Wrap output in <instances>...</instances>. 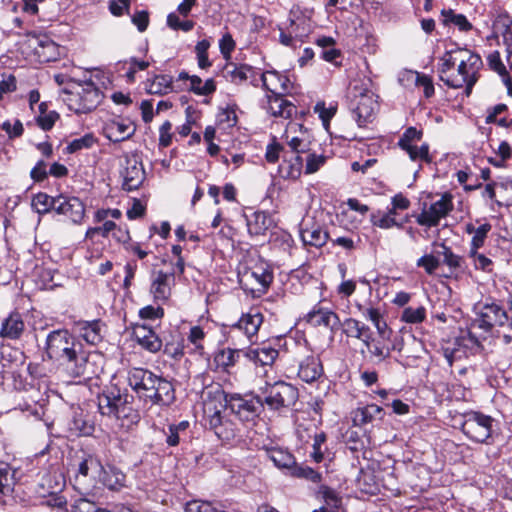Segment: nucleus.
<instances>
[{
  "mask_svg": "<svg viewBox=\"0 0 512 512\" xmlns=\"http://www.w3.org/2000/svg\"><path fill=\"white\" fill-rule=\"evenodd\" d=\"M267 111L274 117L290 118L296 112V107L285 99L281 93L267 95Z\"/></svg>",
  "mask_w": 512,
  "mask_h": 512,
  "instance_id": "nucleus-19",
  "label": "nucleus"
},
{
  "mask_svg": "<svg viewBox=\"0 0 512 512\" xmlns=\"http://www.w3.org/2000/svg\"><path fill=\"white\" fill-rule=\"evenodd\" d=\"M370 221L374 226H377L382 229H389L394 226H397L398 228L403 227L402 222L399 223L396 221L395 217H390L389 215H386V214H383L381 217H378L375 214H372Z\"/></svg>",
  "mask_w": 512,
  "mask_h": 512,
  "instance_id": "nucleus-55",
  "label": "nucleus"
},
{
  "mask_svg": "<svg viewBox=\"0 0 512 512\" xmlns=\"http://www.w3.org/2000/svg\"><path fill=\"white\" fill-rule=\"evenodd\" d=\"M441 16L443 17L442 22L444 25L454 24L462 32H468L473 27L465 15L456 14L452 9H443Z\"/></svg>",
  "mask_w": 512,
  "mask_h": 512,
  "instance_id": "nucleus-37",
  "label": "nucleus"
},
{
  "mask_svg": "<svg viewBox=\"0 0 512 512\" xmlns=\"http://www.w3.org/2000/svg\"><path fill=\"white\" fill-rule=\"evenodd\" d=\"M116 228V223L113 221H105L102 226L90 227L86 231V238L93 239L95 235H102L107 237L108 234Z\"/></svg>",
  "mask_w": 512,
  "mask_h": 512,
  "instance_id": "nucleus-62",
  "label": "nucleus"
},
{
  "mask_svg": "<svg viewBox=\"0 0 512 512\" xmlns=\"http://www.w3.org/2000/svg\"><path fill=\"white\" fill-rule=\"evenodd\" d=\"M243 279H253L260 286L257 290L265 293L273 282L274 275L269 267L263 265L255 266L253 268L246 269L242 275L240 282Z\"/></svg>",
  "mask_w": 512,
  "mask_h": 512,
  "instance_id": "nucleus-25",
  "label": "nucleus"
},
{
  "mask_svg": "<svg viewBox=\"0 0 512 512\" xmlns=\"http://www.w3.org/2000/svg\"><path fill=\"white\" fill-rule=\"evenodd\" d=\"M425 317L426 309L423 306L416 308L406 307L401 314V320L411 324L421 323Z\"/></svg>",
  "mask_w": 512,
  "mask_h": 512,
  "instance_id": "nucleus-47",
  "label": "nucleus"
},
{
  "mask_svg": "<svg viewBox=\"0 0 512 512\" xmlns=\"http://www.w3.org/2000/svg\"><path fill=\"white\" fill-rule=\"evenodd\" d=\"M373 418H352V425L343 434L344 441L348 448L353 452L363 449L364 443L362 438L365 436V430L362 425L371 422Z\"/></svg>",
  "mask_w": 512,
  "mask_h": 512,
  "instance_id": "nucleus-17",
  "label": "nucleus"
},
{
  "mask_svg": "<svg viewBox=\"0 0 512 512\" xmlns=\"http://www.w3.org/2000/svg\"><path fill=\"white\" fill-rule=\"evenodd\" d=\"M126 476L119 470L113 468L109 472H105L103 476V484L109 490L119 491L125 486Z\"/></svg>",
  "mask_w": 512,
  "mask_h": 512,
  "instance_id": "nucleus-43",
  "label": "nucleus"
},
{
  "mask_svg": "<svg viewBox=\"0 0 512 512\" xmlns=\"http://www.w3.org/2000/svg\"><path fill=\"white\" fill-rule=\"evenodd\" d=\"M236 43L230 33H225L219 40V49L223 58L229 60L231 53L235 49Z\"/></svg>",
  "mask_w": 512,
  "mask_h": 512,
  "instance_id": "nucleus-58",
  "label": "nucleus"
},
{
  "mask_svg": "<svg viewBox=\"0 0 512 512\" xmlns=\"http://www.w3.org/2000/svg\"><path fill=\"white\" fill-rule=\"evenodd\" d=\"M175 399V391L171 382L159 377L149 401L159 406H169Z\"/></svg>",
  "mask_w": 512,
  "mask_h": 512,
  "instance_id": "nucleus-24",
  "label": "nucleus"
},
{
  "mask_svg": "<svg viewBox=\"0 0 512 512\" xmlns=\"http://www.w3.org/2000/svg\"><path fill=\"white\" fill-rule=\"evenodd\" d=\"M358 311L362 314V316L366 319L372 322L374 325L375 323L379 322V320L383 317L380 310L376 307L369 306L365 307L362 304L356 305Z\"/></svg>",
  "mask_w": 512,
  "mask_h": 512,
  "instance_id": "nucleus-64",
  "label": "nucleus"
},
{
  "mask_svg": "<svg viewBox=\"0 0 512 512\" xmlns=\"http://www.w3.org/2000/svg\"><path fill=\"white\" fill-rule=\"evenodd\" d=\"M303 159L300 155L288 156L284 152L283 160L278 167V174L284 180H297L302 173Z\"/></svg>",
  "mask_w": 512,
  "mask_h": 512,
  "instance_id": "nucleus-22",
  "label": "nucleus"
},
{
  "mask_svg": "<svg viewBox=\"0 0 512 512\" xmlns=\"http://www.w3.org/2000/svg\"><path fill=\"white\" fill-rule=\"evenodd\" d=\"M29 47L40 63H48L58 59L59 46L46 34H28Z\"/></svg>",
  "mask_w": 512,
  "mask_h": 512,
  "instance_id": "nucleus-9",
  "label": "nucleus"
},
{
  "mask_svg": "<svg viewBox=\"0 0 512 512\" xmlns=\"http://www.w3.org/2000/svg\"><path fill=\"white\" fill-rule=\"evenodd\" d=\"M473 311L475 317L468 327L467 336L471 345L479 348L495 328L508 322V312L496 301L479 302L474 305Z\"/></svg>",
  "mask_w": 512,
  "mask_h": 512,
  "instance_id": "nucleus-3",
  "label": "nucleus"
},
{
  "mask_svg": "<svg viewBox=\"0 0 512 512\" xmlns=\"http://www.w3.org/2000/svg\"><path fill=\"white\" fill-rule=\"evenodd\" d=\"M456 50L447 51L444 56L441 58V64L438 67L439 79L445 83L446 77H449L451 72L454 70L456 62L459 60L460 56H457Z\"/></svg>",
  "mask_w": 512,
  "mask_h": 512,
  "instance_id": "nucleus-41",
  "label": "nucleus"
},
{
  "mask_svg": "<svg viewBox=\"0 0 512 512\" xmlns=\"http://www.w3.org/2000/svg\"><path fill=\"white\" fill-rule=\"evenodd\" d=\"M96 142V138L92 133H87L80 138L72 140L66 147L67 153H76L83 149L91 148Z\"/></svg>",
  "mask_w": 512,
  "mask_h": 512,
  "instance_id": "nucleus-45",
  "label": "nucleus"
},
{
  "mask_svg": "<svg viewBox=\"0 0 512 512\" xmlns=\"http://www.w3.org/2000/svg\"><path fill=\"white\" fill-rule=\"evenodd\" d=\"M256 69L248 64H237L228 62L223 68V76L225 79L233 84L240 85L251 79V84L257 86L254 76Z\"/></svg>",
  "mask_w": 512,
  "mask_h": 512,
  "instance_id": "nucleus-14",
  "label": "nucleus"
},
{
  "mask_svg": "<svg viewBox=\"0 0 512 512\" xmlns=\"http://www.w3.org/2000/svg\"><path fill=\"white\" fill-rule=\"evenodd\" d=\"M300 237L305 245L322 247L328 240V232L316 224H312L310 227L303 224L300 229Z\"/></svg>",
  "mask_w": 512,
  "mask_h": 512,
  "instance_id": "nucleus-28",
  "label": "nucleus"
},
{
  "mask_svg": "<svg viewBox=\"0 0 512 512\" xmlns=\"http://www.w3.org/2000/svg\"><path fill=\"white\" fill-rule=\"evenodd\" d=\"M122 189L134 191L143 184L146 173L141 158L137 154L127 155L121 164Z\"/></svg>",
  "mask_w": 512,
  "mask_h": 512,
  "instance_id": "nucleus-7",
  "label": "nucleus"
},
{
  "mask_svg": "<svg viewBox=\"0 0 512 512\" xmlns=\"http://www.w3.org/2000/svg\"><path fill=\"white\" fill-rule=\"evenodd\" d=\"M324 375L322 362L318 356L308 355L299 363L298 377L306 383H314Z\"/></svg>",
  "mask_w": 512,
  "mask_h": 512,
  "instance_id": "nucleus-16",
  "label": "nucleus"
},
{
  "mask_svg": "<svg viewBox=\"0 0 512 512\" xmlns=\"http://www.w3.org/2000/svg\"><path fill=\"white\" fill-rule=\"evenodd\" d=\"M271 223V218L263 211H256L247 218L248 231L252 235H263L269 229Z\"/></svg>",
  "mask_w": 512,
  "mask_h": 512,
  "instance_id": "nucleus-31",
  "label": "nucleus"
},
{
  "mask_svg": "<svg viewBox=\"0 0 512 512\" xmlns=\"http://www.w3.org/2000/svg\"><path fill=\"white\" fill-rule=\"evenodd\" d=\"M370 357L375 358V363L379 364L386 359H388L391 355V349L388 346H385L380 341H376L372 347L368 350Z\"/></svg>",
  "mask_w": 512,
  "mask_h": 512,
  "instance_id": "nucleus-52",
  "label": "nucleus"
},
{
  "mask_svg": "<svg viewBox=\"0 0 512 512\" xmlns=\"http://www.w3.org/2000/svg\"><path fill=\"white\" fill-rule=\"evenodd\" d=\"M185 512H217V508L210 501L195 499L186 503Z\"/></svg>",
  "mask_w": 512,
  "mask_h": 512,
  "instance_id": "nucleus-53",
  "label": "nucleus"
},
{
  "mask_svg": "<svg viewBox=\"0 0 512 512\" xmlns=\"http://www.w3.org/2000/svg\"><path fill=\"white\" fill-rule=\"evenodd\" d=\"M361 412V416H375L383 412L384 414H408L409 413V405L402 402L399 399L393 400L392 403H385L384 405L378 404H368L362 408H359Z\"/></svg>",
  "mask_w": 512,
  "mask_h": 512,
  "instance_id": "nucleus-23",
  "label": "nucleus"
},
{
  "mask_svg": "<svg viewBox=\"0 0 512 512\" xmlns=\"http://www.w3.org/2000/svg\"><path fill=\"white\" fill-rule=\"evenodd\" d=\"M278 350L269 345H264L246 352V356L253 362L262 366H270L278 357Z\"/></svg>",
  "mask_w": 512,
  "mask_h": 512,
  "instance_id": "nucleus-30",
  "label": "nucleus"
},
{
  "mask_svg": "<svg viewBox=\"0 0 512 512\" xmlns=\"http://www.w3.org/2000/svg\"><path fill=\"white\" fill-rule=\"evenodd\" d=\"M188 90L196 95L208 96L216 91V84L212 78H209L202 85V79L197 75H192Z\"/></svg>",
  "mask_w": 512,
  "mask_h": 512,
  "instance_id": "nucleus-39",
  "label": "nucleus"
},
{
  "mask_svg": "<svg viewBox=\"0 0 512 512\" xmlns=\"http://www.w3.org/2000/svg\"><path fill=\"white\" fill-rule=\"evenodd\" d=\"M343 326V333L349 338L359 339L364 336V333L368 332L370 328L365 323L355 319V318H347L341 323Z\"/></svg>",
  "mask_w": 512,
  "mask_h": 512,
  "instance_id": "nucleus-38",
  "label": "nucleus"
},
{
  "mask_svg": "<svg viewBox=\"0 0 512 512\" xmlns=\"http://www.w3.org/2000/svg\"><path fill=\"white\" fill-rule=\"evenodd\" d=\"M297 398V389L283 381L276 382L269 388L264 401L259 396L247 395L243 397L239 394H226L224 391H218L214 397L225 410H230L231 413L239 415L255 414V416L260 415L264 409V404L270 410L275 411L293 405Z\"/></svg>",
  "mask_w": 512,
  "mask_h": 512,
  "instance_id": "nucleus-2",
  "label": "nucleus"
},
{
  "mask_svg": "<svg viewBox=\"0 0 512 512\" xmlns=\"http://www.w3.org/2000/svg\"><path fill=\"white\" fill-rule=\"evenodd\" d=\"M314 111L318 113L319 118L323 122V125L327 127L329 125L330 120L336 114L337 108L336 106L332 105L326 107L324 102H318L314 107Z\"/></svg>",
  "mask_w": 512,
  "mask_h": 512,
  "instance_id": "nucleus-56",
  "label": "nucleus"
},
{
  "mask_svg": "<svg viewBox=\"0 0 512 512\" xmlns=\"http://www.w3.org/2000/svg\"><path fill=\"white\" fill-rule=\"evenodd\" d=\"M56 197L49 196L46 193L40 192L32 199V206L36 209L37 213L45 214L50 211H56Z\"/></svg>",
  "mask_w": 512,
  "mask_h": 512,
  "instance_id": "nucleus-40",
  "label": "nucleus"
},
{
  "mask_svg": "<svg viewBox=\"0 0 512 512\" xmlns=\"http://www.w3.org/2000/svg\"><path fill=\"white\" fill-rule=\"evenodd\" d=\"M487 63L491 70L497 72L500 76H507L508 72L505 65L502 63L500 53L493 51L487 57Z\"/></svg>",
  "mask_w": 512,
  "mask_h": 512,
  "instance_id": "nucleus-61",
  "label": "nucleus"
},
{
  "mask_svg": "<svg viewBox=\"0 0 512 512\" xmlns=\"http://www.w3.org/2000/svg\"><path fill=\"white\" fill-rule=\"evenodd\" d=\"M158 378V376L149 371L145 377V380L140 384L139 389L135 390L137 395L145 401H148L151 397Z\"/></svg>",
  "mask_w": 512,
  "mask_h": 512,
  "instance_id": "nucleus-48",
  "label": "nucleus"
},
{
  "mask_svg": "<svg viewBox=\"0 0 512 512\" xmlns=\"http://www.w3.org/2000/svg\"><path fill=\"white\" fill-rule=\"evenodd\" d=\"M469 257L473 261V265L476 270H481L486 273L493 271V261L478 250H469Z\"/></svg>",
  "mask_w": 512,
  "mask_h": 512,
  "instance_id": "nucleus-46",
  "label": "nucleus"
},
{
  "mask_svg": "<svg viewBox=\"0 0 512 512\" xmlns=\"http://www.w3.org/2000/svg\"><path fill=\"white\" fill-rule=\"evenodd\" d=\"M456 53L460 56L457 71L453 70L449 77H446L445 85L454 89L465 87V94L469 96L479 79V71L483 62L478 54L470 50L459 48Z\"/></svg>",
  "mask_w": 512,
  "mask_h": 512,
  "instance_id": "nucleus-4",
  "label": "nucleus"
},
{
  "mask_svg": "<svg viewBox=\"0 0 512 512\" xmlns=\"http://www.w3.org/2000/svg\"><path fill=\"white\" fill-rule=\"evenodd\" d=\"M45 353L50 360L60 363L65 373L71 378L90 380L97 375L89 354L83 345L66 329H57L48 333Z\"/></svg>",
  "mask_w": 512,
  "mask_h": 512,
  "instance_id": "nucleus-1",
  "label": "nucleus"
},
{
  "mask_svg": "<svg viewBox=\"0 0 512 512\" xmlns=\"http://www.w3.org/2000/svg\"><path fill=\"white\" fill-rule=\"evenodd\" d=\"M290 475L295 478L306 479L314 484H318L322 480V475L320 472L316 471L315 469L309 466L299 464H296L294 466V468L290 472Z\"/></svg>",
  "mask_w": 512,
  "mask_h": 512,
  "instance_id": "nucleus-44",
  "label": "nucleus"
},
{
  "mask_svg": "<svg viewBox=\"0 0 512 512\" xmlns=\"http://www.w3.org/2000/svg\"><path fill=\"white\" fill-rule=\"evenodd\" d=\"M167 25L173 30L189 32L194 28L195 23L192 20L181 21L175 13H170L167 16Z\"/></svg>",
  "mask_w": 512,
  "mask_h": 512,
  "instance_id": "nucleus-54",
  "label": "nucleus"
},
{
  "mask_svg": "<svg viewBox=\"0 0 512 512\" xmlns=\"http://www.w3.org/2000/svg\"><path fill=\"white\" fill-rule=\"evenodd\" d=\"M285 138H286V142H287L288 146L290 147L293 155L301 156L302 153H306L310 150V142L308 140H306L305 138H300V137L295 136V137H292L289 139V136L287 133L285 135Z\"/></svg>",
  "mask_w": 512,
  "mask_h": 512,
  "instance_id": "nucleus-51",
  "label": "nucleus"
},
{
  "mask_svg": "<svg viewBox=\"0 0 512 512\" xmlns=\"http://www.w3.org/2000/svg\"><path fill=\"white\" fill-rule=\"evenodd\" d=\"M263 322V315L256 309H250L246 314L231 325L232 331L243 332L248 339L257 334Z\"/></svg>",
  "mask_w": 512,
  "mask_h": 512,
  "instance_id": "nucleus-18",
  "label": "nucleus"
},
{
  "mask_svg": "<svg viewBox=\"0 0 512 512\" xmlns=\"http://www.w3.org/2000/svg\"><path fill=\"white\" fill-rule=\"evenodd\" d=\"M75 329L88 344L96 345L102 340L101 321H78Z\"/></svg>",
  "mask_w": 512,
  "mask_h": 512,
  "instance_id": "nucleus-27",
  "label": "nucleus"
},
{
  "mask_svg": "<svg viewBox=\"0 0 512 512\" xmlns=\"http://www.w3.org/2000/svg\"><path fill=\"white\" fill-rule=\"evenodd\" d=\"M25 331V323L22 315L18 312H12L2 321L0 328V337L9 340H18Z\"/></svg>",
  "mask_w": 512,
  "mask_h": 512,
  "instance_id": "nucleus-21",
  "label": "nucleus"
},
{
  "mask_svg": "<svg viewBox=\"0 0 512 512\" xmlns=\"http://www.w3.org/2000/svg\"><path fill=\"white\" fill-rule=\"evenodd\" d=\"M268 455L271 461L279 467L289 470V473L297 464L296 459L292 453L281 448H272L268 451Z\"/></svg>",
  "mask_w": 512,
  "mask_h": 512,
  "instance_id": "nucleus-35",
  "label": "nucleus"
},
{
  "mask_svg": "<svg viewBox=\"0 0 512 512\" xmlns=\"http://www.w3.org/2000/svg\"><path fill=\"white\" fill-rule=\"evenodd\" d=\"M463 433L472 441L484 443L491 436L494 418H457Z\"/></svg>",
  "mask_w": 512,
  "mask_h": 512,
  "instance_id": "nucleus-10",
  "label": "nucleus"
},
{
  "mask_svg": "<svg viewBox=\"0 0 512 512\" xmlns=\"http://www.w3.org/2000/svg\"><path fill=\"white\" fill-rule=\"evenodd\" d=\"M135 128L129 123L119 120H110L103 127L104 136L114 143L125 141L133 136Z\"/></svg>",
  "mask_w": 512,
  "mask_h": 512,
  "instance_id": "nucleus-20",
  "label": "nucleus"
},
{
  "mask_svg": "<svg viewBox=\"0 0 512 512\" xmlns=\"http://www.w3.org/2000/svg\"><path fill=\"white\" fill-rule=\"evenodd\" d=\"M308 324L313 327L324 326L331 331H336L341 326L339 316L332 310L318 307L311 310L305 317Z\"/></svg>",
  "mask_w": 512,
  "mask_h": 512,
  "instance_id": "nucleus-15",
  "label": "nucleus"
},
{
  "mask_svg": "<svg viewBox=\"0 0 512 512\" xmlns=\"http://www.w3.org/2000/svg\"><path fill=\"white\" fill-rule=\"evenodd\" d=\"M491 228L492 226L490 223H484L475 230L471 240L470 250H479L483 247L485 239L487 238Z\"/></svg>",
  "mask_w": 512,
  "mask_h": 512,
  "instance_id": "nucleus-49",
  "label": "nucleus"
},
{
  "mask_svg": "<svg viewBox=\"0 0 512 512\" xmlns=\"http://www.w3.org/2000/svg\"><path fill=\"white\" fill-rule=\"evenodd\" d=\"M127 400L123 398L120 391L113 388L98 397V408L101 416H109L123 412Z\"/></svg>",
  "mask_w": 512,
  "mask_h": 512,
  "instance_id": "nucleus-12",
  "label": "nucleus"
},
{
  "mask_svg": "<svg viewBox=\"0 0 512 512\" xmlns=\"http://www.w3.org/2000/svg\"><path fill=\"white\" fill-rule=\"evenodd\" d=\"M134 335L137 342L147 351L156 353L162 347V341L151 327L146 325L139 326L135 329Z\"/></svg>",
  "mask_w": 512,
  "mask_h": 512,
  "instance_id": "nucleus-26",
  "label": "nucleus"
},
{
  "mask_svg": "<svg viewBox=\"0 0 512 512\" xmlns=\"http://www.w3.org/2000/svg\"><path fill=\"white\" fill-rule=\"evenodd\" d=\"M441 247L443 249L442 255L444 256L443 263L453 270L460 268L462 263V257L454 254L451 248L446 246L445 244H442Z\"/></svg>",
  "mask_w": 512,
  "mask_h": 512,
  "instance_id": "nucleus-60",
  "label": "nucleus"
},
{
  "mask_svg": "<svg viewBox=\"0 0 512 512\" xmlns=\"http://www.w3.org/2000/svg\"><path fill=\"white\" fill-rule=\"evenodd\" d=\"M347 102L359 127H365L373 121L378 104L372 91L355 85L348 92Z\"/></svg>",
  "mask_w": 512,
  "mask_h": 512,
  "instance_id": "nucleus-5",
  "label": "nucleus"
},
{
  "mask_svg": "<svg viewBox=\"0 0 512 512\" xmlns=\"http://www.w3.org/2000/svg\"><path fill=\"white\" fill-rule=\"evenodd\" d=\"M267 76H270L271 78H275L277 80V82H279V86H280V89L282 92H287L288 89H289V86H290V80L288 79V77L280 74L278 71L276 70H270V71H266L264 73L261 74V81H262V86L265 90L271 92V93H276L275 92V89H273L272 87H270V84L268 82V78Z\"/></svg>",
  "mask_w": 512,
  "mask_h": 512,
  "instance_id": "nucleus-42",
  "label": "nucleus"
},
{
  "mask_svg": "<svg viewBox=\"0 0 512 512\" xmlns=\"http://www.w3.org/2000/svg\"><path fill=\"white\" fill-rule=\"evenodd\" d=\"M174 272L155 271L152 274L150 292L155 301L165 302L171 295Z\"/></svg>",
  "mask_w": 512,
  "mask_h": 512,
  "instance_id": "nucleus-13",
  "label": "nucleus"
},
{
  "mask_svg": "<svg viewBox=\"0 0 512 512\" xmlns=\"http://www.w3.org/2000/svg\"><path fill=\"white\" fill-rule=\"evenodd\" d=\"M319 493L322 495L329 512H341L344 510L342 498L333 488L327 485H321Z\"/></svg>",
  "mask_w": 512,
  "mask_h": 512,
  "instance_id": "nucleus-36",
  "label": "nucleus"
},
{
  "mask_svg": "<svg viewBox=\"0 0 512 512\" xmlns=\"http://www.w3.org/2000/svg\"><path fill=\"white\" fill-rule=\"evenodd\" d=\"M64 99L69 110L76 114H87L95 110L101 103L104 94L91 80L79 84L76 91L67 92Z\"/></svg>",
  "mask_w": 512,
  "mask_h": 512,
  "instance_id": "nucleus-6",
  "label": "nucleus"
},
{
  "mask_svg": "<svg viewBox=\"0 0 512 512\" xmlns=\"http://www.w3.org/2000/svg\"><path fill=\"white\" fill-rule=\"evenodd\" d=\"M149 370L143 368H132L128 372V384L135 391L139 389L140 384L145 380Z\"/></svg>",
  "mask_w": 512,
  "mask_h": 512,
  "instance_id": "nucleus-57",
  "label": "nucleus"
},
{
  "mask_svg": "<svg viewBox=\"0 0 512 512\" xmlns=\"http://www.w3.org/2000/svg\"><path fill=\"white\" fill-rule=\"evenodd\" d=\"M241 350L225 348L217 351L214 356V363L217 369L228 371L233 367L240 357Z\"/></svg>",
  "mask_w": 512,
  "mask_h": 512,
  "instance_id": "nucleus-33",
  "label": "nucleus"
},
{
  "mask_svg": "<svg viewBox=\"0 0 512 512\" xmlns=\"http://www.w3.org/2000/svg\"><path fill=\"white\" fill-rule=\"evenodd\" d=\"M326 162V157L323 155H317L315 153H311L307 156L305 173L313 174L317 172Z\"/></svg>",
  "mask_w": 512,
  "mask_h": 512,
  "instance_id": "nucleus-59",
  "label": "nucleus"
},
{
  "mask_svg": "<svg viewBox=\"0 0 512 512\" xmlns=\"http://www.w3.org/2000/svg\"><path fill=\"white\" fill-rule=\"evenodd\" d=\"M73 436H90L94 432V418H65Z\"/></svg>",
  "mask_w": 512,
  "mask_h": 512,
  "instance_id": "nucleus-32",
  "label": "nucleus"
},
{
  "mask_svg": "<svg viewBox=\"0 0 512 512\" xmlns=\"http://www.w3.org/2000/svg\"><path fill=\"white\" fill-rule=\"evenodd\" d=\"M439 265V260L431 254L424 255L417 260V266L424 268L426 273L429 275H432L439 267Z\"/></svg>",
  "mask_w": 512,
  "mask_h": 512,
  "instance_id": "nucleus-63",
  "label": "nucleus"
},
{
  "mask_svg": "<svg viewBox=\"0 0 512 512\" xmlns=\"http://www.w3.org/2000/svg\"><path fill=\"white\" fill-rule=\"evenodd\" d=\"M172 77L170 75H155L153 79H147L145 89L147 93L154 95H164L171 90Z\"/></svg>",
  "mask_w": 512,
  "mask_h": 512,
  "instance_id": "nucleus-34",
  "label": "nucleus"
},
{
  "mask_svg": "<svg viewBox=\"0 0 512 512\" xmlns=\"http://www.w3.org/2000/svg\"><path fill=\"white\" fill-rule=\"evenodd\" d=\"M209 420L211 428L219 439L229 441L237 435L239 429L232 418H209Z\"/></svg>",
  "mask_w": 512,
  "mask_h": 512,
  "instance_id": "nucleus-29",
  "label": "nucleus"
},
{
  "mask_svg": "<svg viewBox=\"0 0 512 512\" xmlns=\"http://www.w3.org/2000/svg\"><path fill=\"white\" fill-rule=\"evenodd\" d=\"M453 210L452 195L445 193L439 200L432 203L428 209H423L416 221L421 226L435 227L442 218H445Z\"/></svg>",
  "mask_w": 512,
  "mask_h": 512,
  "instance_id": "nucleus-8",
  "label": "nucleus"
},
{
  "mask_svg": "<svg viewBox=\"0 0 512 512\" xmlns=\"http://www.w3.org/2000/svg\"><path fill=\"white\" fill-rule=\"evenodd\" d=\"M423 132L418 130L416 127H408L402 136L399 138L397 145L400 148L405 146H411L414 142H418L422 139Z\"/></svg>",
  "mask_w": 512,
  "mask_h": 512,
  "instance_id": "nucleus-50",
  "label": "nucleus"
},
{
  "mask_svg": "<svg viewBox=\"0 0 512 512\" xmlns=\"http://www.w3.org/2000/svg\"><path fill=\"white\" fill-rule=\"evenodd\" d=\"M57 214L68 217L73 223L78 224L85 215V206L78 197L58 195L56 200Z\"/></svg>",
  "mask_w": 512,
  "mask_h": 512,
  "instance_id": "nucleus-11",
  "label": "nucleus"
}]
</instances>
